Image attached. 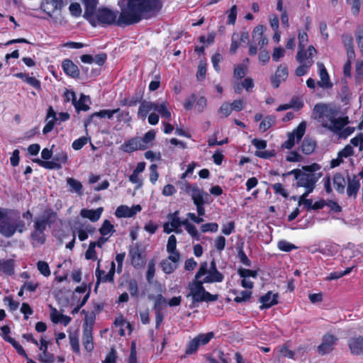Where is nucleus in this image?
<instances>
[{
	"label": "nucleus",
	"mask_w": 363,
	"mask_h": 363,
	"mask_svg": "<svg viewBox=\"0 0 363 363\" xmlns=\"http://www.w3.org/2000/svg\"><path fill=\"white\" fill-rule=\"evenodd\" d=\"M278 248L284 252H290L297 248L296 245L286 240H280L277 244Z\"/></svg>",
	"instance_id": "obj_45"
},
{
	"label": "nucleus",
	"mask_w": 363,
	"mask_h": 363,
	"mask_svg": "<svg viewBox=\"0 0 363 363\" xmlns=\"http://www.w3.org/2000/svg\"><path fill=\"white\" fill-rule=\"evenodd\" d=\"M155 132L150 130L147 132L143 138H139L140 143L144 145V150L149 147L150 143L155 139Z\"/></svg>",
	"instance_id": "obj_35"
},
{
	"label": "nucleus",
	"mask_w": 363,
	"mask_h": 363,
	"mask_svg": "<svg viewBox=\"0 0 363 363\" xmlns=\"http://www.w3.org/2000/svg\"><path fill=\"white\" fill-rule=\"evenodd\" d=\"M306 128V123L302 121L298 127L291 133H288V139L281 145L283 148L288 150L291 149L296 143H298L305 134Z\"/></svg>",
	"instance_id": "obj_7"
},
{
	"label": "nucleus",
	"mask_w": 363,
	"mask_h": 363,
	"mask_svg": "<svg viewBox=\"0 0 363 363\" xmlns=\"http://www.w3.org/2000/svg\"><path fill=\"white\" fill-rule=\"evenodd\" d=\"M174 250H177V238L174 235H172L168 238L167 251V252H172Z\"/></svg>",
	"instance_id": "obj_56"
},
{
	"label": "nucleus",
	"mask_w": 363,
	"mask_h": 363,
	"mask_svg": "<svg viewBox=\"0 0 363 363\" xmlns=\"http://www.w3.org/2000/svg\"><path fill=\"white\" fill-rule=\"evenodd\" d=\"M239 39V34L237 33H234L232 35L231 39V45L230 48V52L232 54H235L239 47V44L238 43V40Z\"/></svg>",
	"instance_id": "obj_57"
},
{
	"label": "nucleus",
	"mask_w": 363,
	"mask_h": 363,
	"mask_svg": "<svg viewBox=\"0 0 363 363\" xmlns=\"http://www.w3.org/2000/svg\"><path fill=\"white\" fill-rule=\"evenodd\" d=\"M274 120L271 116H267L259 124V129L262 132H265L273 125Z\"/></svg>",
	"instance_id": "obj_44"
},
{
	"label": "nucleus",
	"mask_w": 363,
	"mask_h": 363,
	"mask_svg": "<svg viewBox=\"0 0 363 363\" xmlns=\"http://www.w3.org/2000/svg\"><path fill=\"white\" fill-rule=\"evenodd\" d=\"M277 297V294H272V291H268L265 295L259 298V301L262 303L259 308L263 310L276 305L278 303Z\"/></svg>",
	"instance_id": "obj_20"
},
{
	"label": "nucleus",
	"mask_w": 363,
	"mask_h": 363,
	"mask_svg": "<svg viewBox=\"0 0 363 363\" xmlns=\"http://www.w3.org/2000/svg\"><path fill=\"white\" fill-rule=\"evenodd\" d=\"M119 111H120V108H118L113 109V110L104 109V110H101L99 112L94 113L93 114H91L89 116V118L87 119V121H85L84 125H85V127H86L89 124H90L94 117H100V118H106H106L111 119L113 117V114L117 113Z\"/></svg>",
	"instance_id": "obj_24"
},
{
	"label": "nucleus",
	"mask_w": 363,
	"mask_h": 363,
	"mask_svg": "<svg viewBox=\"0 0 363 363\" xmlns=\"http://www.w3.org/2000/svg\"><path fill=\"white\" fill-rule=\"evenodd\" d=\"M37 269L41 274L48 277L50 275V269L48 264L45 261H38L37 263Z\"/></svg>",
	"instance_id": "obj_40"
},
{
	"label": "nucleus",
	"mask_w": 363,
	"mask_h": 363,
	"mask_svg": "<svg viewBox=\"0 0 363 363\" xmlns=\"http://www.w3.org/2000/svg\"><path fill=\"white\" fill-rule=\"evenodd\" d=\"M155 111H157L160 116L165 118L169 120L171 118V113L167 108V104L163 102L160 104L156 103Z\"/></svg>",
	"instance_id": "obj_37"
},
{
	"label": "nucleus",
	"mask_w": 363,
	"mask_h": 363,
	"mask_svg": "<svg viewBox=\"0 0 363 363\" xmlns=\"http://www.w3.org/2000/svg\"><path fill=\"white\" fill-rule=\"evenodd\" d=\"M95 318L96 315L93 311L90 312L89 313H86L84 323L83 324V329L88 328L90 330H92L93 325L95 322Z\"/></svg>",
	"instance_id": "obj_42"
},
{
	"label": "nucleus",
	"mask_w": 363,
	"mask_h": 363,
	"mask_svg": "<svg viewBox=\"0 0 363 363\" xmlns=\"http://www.w3.org/2000/svg\"><path fill=\"white\" fill-rule=\"evenodd\" d=\"M103 208L99 207L96 208V210L93 209H82L81 211L80 215L83 218H89L91 221L95 222L97 221L102 213Z\"/></svg>",
	"instance_id": "obj_27"
},
{
	"label": "nucleus",
	"mask_w": 363,
	"mask_h": 363,
	"mask_svg": "<svg viewBox=\"0 0 363 363\" xmlns=\"http://www.w3.org/2000/svg\"><path fill=\"white\" fill-rule=\"evenodd\" d=\"M300 58L301 57L299 55L296 56V60L300 63V66H298L295 71V74L298 77H301L306 74L308 68L311 67L310 65L305 64V62L300 60Z\"/></svg>",
	"instance_id": "obj_39"
},
{
	"label": "nucleus",
	"mask_w": 363,
	"mask_h": 363,
	"mask_svg": "<svg viewBox=\"0 0 363 363\" xmlns=\"http://www.w3.org/2000/svg\"><path fill=\"white\" fill-rule=\"evenodd\" d=\"M41 163H42V167L45 168V169H59L61 168V164H60L59 162L55 161L54 160H52V161L41 162Z\"/></svg>",
	"instance_id": "obj_59"
},
{
	"label": "nucleus",
	"mask_w": 363,
	"mask_h": 363,
	"mask_svg": "<svg viewBox=\"0 0 363 363\" xmlns=\"http://www.w3.org/2000/svg\"><path fill=\"white\" fill-rule=\"evenodd\" d=\"M218 230V225L216 223H208L201 226L202 233L212 232L216 233Z\"/></svg>",
	"instance_id": "obj_50"
},
{
	"label": "nucleus",
	"mask_w": 363,
	"mask_h": 363,
	"mask_svg": "<svg viewBox=\"0 0 363 363\" xmlns=\"http://www.w3.org/2000/svg\"><path fill=\"white\" fill-rule=\"evenodd\" d=\"M354 154V150L350 145H347L340 152L338 153L339 157H347Z\"/></svg>",
	"instance_id": "obj_60"
},
{
	"label": "nucleus",
	"mask_w": 363,
	"mask_h": 363,
	"mask_svg": "<svg viewBox=\"0 0 363 363\" xmlns=\"http://www.w3.org/2000/svg\"><path fill=\"white\" fill-rule=\"evenodd\" d=\"M314 118L323 127L333 133H337L350 123L347 116L339 117L338 111L328 105L318 104L313 108Z\"/></svg>",
	"instance_id": "obj_2"
},
{
	"label": "nucleus",
	"mask_w": 363,
	"mask_h": 363,
	"mask_svg": "<svg viewBox=\"0 0 363 363\" xmlns=\"http://www.w3.org/2000/svg\"><path fill=\"white\" fill-rule=\"evenodd\" d=\"M67 184L69 186V191L71 193H76L81 196L83 194V186L82 183L72 177H68L66 179Z\"/></svg>",
	"instance_id": "obj_29"
},
{
	"label": "nucleus",
	"mask_w": 363,
	"mask_h": 363,
	"mask_svg": "<svg viewBox=\"0 0 363 363\" xmlns=\"http://www.w3.org/2000/svg\"><path fill=\"white\" fill-rule=\"evenodd\" d=\"M252 295L251 291H242L239 293L238 296H236L234 298V301L236 303H242L250 299Z\"/></svg>",
	"instance_id": "obj_48"
},
{
	"label": "nucleus",
	"mask_w": 363,
	"mask_h": 363,
	"mask_svg": "<svg viewBox=\"0 0 363 363\" xmlns=\"http://www.w3.org/2000/svg\"><path fill=\"white\" fill-rule=\"evenodd\" d=\"M356 40L358 47L363 55V30H359L356 32Z\"/></svg>",
	"instance_id": "obj_64"
},
{
	"label": "nucleus",
	"mask_w": 363,
	"mask_h": 363,
	"mask_svg": "<svg viewBox=\"0 0 363 363\" xmlns=\"http://www.w3.org/2000/svg\"><path fill=\"white\" fill-rule=\"evenodd\" d=\"M311 193H303L298 199V205L301 206L303 205L305 208H306L308 211L313 210V201L312 199H308L307 196Z\"/></svg>",
	"instance_id": "obj_38"
},
{
	"label": "nucleus",
	"mask_w": 363,
	"mask_h": 363,
	"mask_svg": "<svg viewBox=\"0 0 363 363\" xmlns=\"http://www.w3.org/2000/svg\"><path fill=\"white\" fill-rule=\"evenodd\" d=\"M320 165L313 163L311 165L303 166L301 169H293L283 175L294 174L296 180V186L303 187L306 190L304 193H312L315 188L316 183L323 175V173L320 172Z\"/></svg>",
	"instance_id": "obj_3"
},
{
	"label": "nucleus",
	"mask_w": 363,
	"mask_h": 363,
	"mask_svg": "<svg viewBox=\"0 0 363 363\" xmlns=\"http://www.w3.org/2000/svg\"><path fill=\"white\" fill-rule=\"evenodd\" d=\"M155 267L154 262H150L147 266L146 279L147 282L151 283L155 277Z\"/></svg>",
	"instance_id": "obj_55"
},
{
	"label": "nucleus",
	"mask_w": 363,
	"mask_h": 363,
	"mask_svg": "<svg viewBox=\"0 0 363 363\" xmlns=\"http://www.w3.org/2000/svg\"><path fill=\"white\" fill-rule=\"evenodd\" d=\"M121 149L126 152H131L138 150H144L139 141V137L131 138L121 145Z\"/></svg>",
	"instance_id": "obj_23"
},
{
	"label": "nucleus",
	"mask_w": 363,
	"mask_h": 363,
	"mask_svg": "<svg viewBox=\"0 0 363 363\" xmlns=\"http://www.w3.org/2000/svg\"><path fill=\"white\" fill-rule=\"evenodd\" d=\"M129 255L131 258L132 264L134 267H140L143 265V257L138 246L132 247L129 251Z\"/></svg>",
	"instance_id": "obj_25"
},
{
	"label": "nucleus",
	"mask_w": 363,
	"mask_h": 363,
	"mask_svg": "<svg viewBox=\"0 0 363 363\" xmlns=\"http://www.w3.org/2000/svg\"><path fill=\"white\" fill-rule=\"evenodd\" d=\"M354 131V128L353 127H346L345 126L339 130L337 133H334L335 134L338 135L340 138H346L349 135H350Z\"/></svg>",
	"instance_id": "obj_58"
},
{
	"label": "nucleus",
	"mask_w": 363,
	"mask_h": 363,
	"mask_svg": "<svg viewBox=\"0 0 363 363\" xmlns=\"http://www.w3.org/2000/svg\"><path fill=\"white\" fill-rule=\"evenodd\" d=\"M179 212L176 211L173 213H169L167 216L168 223L171 226L174 228L176 233H180L178 228H180V218L179 217Z\"/></svg>",
	"instance_id": "obj_33"
},
{
	"label": "nucleus",
	"mask_w": 363,
	"mask_h": 363,
	"mask_svg": "<svg viewBox=\"0 0 363 363\" xmlns=\"http://www.w3.org/2000/svg\"><path fill=\"white\" fill-rule=\"evenodd\" d=\"M201 279L205 283L222 282L224 279V276L217 269L215 259L211 261L209 267L207 263L206 274Z\"/></svg>",
	"instance_id": "obj_9"
},
{
	"label": "nucleus",
	"mask_w": 363,
	"mask_h": 363,
	"mask_svg": "<svg viewBox=\"0 0 363 363\" xmlns=\"http://www.w3.org/2000/svg\"><path fill=\"white\" fill-rule=\"evenodd\" d=\"M303 157L299 153L295 151H291L286 156V161L290 162H301Z\"/></svg>",
	"instance_id": "obj_51"
},
{
	"label": "nucleus",
	"mask_w": 363,
	"mask_h": 363,
	"mask_svg": "<svg viewBox=\"0 0 363 363\" xmlns=\"http://www.w3.org/2000/svg\"><path fill=\"white\" fill-rule=\"evenodd\" d=\"M82 340L85 350L88 352L92 351L94 349L92 330L88 328L83 329Z\"/></svg>",
	"instance_id": "obj_28"
},
{
	"label": "nucleus",
	"mask_w": 363,
	"mask_h": 363,
	"mask_svg": "<svg viewBox=\"0 0 363 363\" xmlns=\"http://www.w3.org/2000/svg\"><path fill=\"white\" fill-rule=\"evenodd\" d=\"M348 345L353 354L359 355L363 354V336H358L350 338Z\"/></svg>",
	"instance_id": "obj_19"
},
{
	"label": "nucleus",
	"mask_w": 363,
	"mask_h": 363,
	"mask_svg": "<svg viewBox=\"0 0 363 363\" xmlns=\"http://www.w3.org/2000/svg\"><path fill=\"white\" fill-rule=\"evenodd\" d=\"M315 145V142L313 140L306 138L301 144V151L306 155H310L314 151Z\"/></svg>",
	"instance_id": "obj_32"
},
{
	"label": "nucleus",
	"mask_w": 363,
	"mask_h": 363,
	"mask_svg": "<svg viewBox=\"0 0 363 363\" xmlns=\"http://www.w3.org/2000/svg\"><path fill=\"white\" fill-rule=\"evenodd\" d=\"M342 43L345 48L353 47V38L352 35L348 33H344L342 35Z\"/></svg>",
	"instance_id": "obj_61"
},
{
	"label": "nucleus",
	"mask_w": 363,
	"mask_h": 363,
	"mask_svg": "<svg viewBox=\"0 0 363 363\" xmlns=\"http://www.w3.org/2000/svg\"><path fill=\"white\" fill-rule=\"evenodd\" d=\"M88 142V138L86 137H81L77 140H75L72 143V148L76 150H79L82 148Z\"/></svg>",
	"instance_id": "obj_54"
},
{
	"label": "nucleus",
	"mask_w": 363,
	"mask_h": 363,
	"mask_svg": "<svg viewBox=\"0 0 363 363\" xmlns=\"http://www.w3.org/2000/svg\"><path fill=\"white\" fill-rule=\"evenodd\" d=\"M156 103L151 102V101H143L141 102L138 111V117L145 121L148 113H150L151 111H155Z\"/></svg>",
	"instance_id": "obj_22"
},
{
	"label": "nucleus",
	"mask_w": 363,
	"mask_h": 363,
	"mask_svg": "<svg viewBox=\"0 0 363 363\" xmlns=\"http://www.w3.org/2000/svg\"><path fill=\"white\" fill-rule=\"evenodd\" d=\"M150 180L152 184H155L159 177V173L157 172V166L155 164H152L150 167Z\"/></svg>",
	"instance_id": "obj_52"
},
{
	"label": "nucleus",
	"mask_w": 363,
	"mask_h": 363,
	"mask_svg": "<svg viewBox=\"0 0 363 363\" xmlns=\"http://www.w3.org/2000/svg\"><path fill=\"white\" fill-rule=\"evenodd\" d=\"M100 261L98 262V266L96 269V287L95 291L97 289L98 286L99 285L100 282H111L113 281V276L115 273V263L113 262H111V269L109 272L106 274V277H102V274H104V271L101 270L99 269Z\"/></svg>",
	"instance_id": "obj_15"
},
{
	"label": "nucleus",
	"mask_w": 363,
	"mask_h": 363,
	"mask_svg": "<svg viewBox=\"0 0 363 363\" xmlns=\"http://www.w3.org/2000/svg\"><path fill=\"white\" fill-rule=\"evenodd\" d=\"M0 272L9 276L13 274L14 261L11 259H0Z\"/></svg>",
	"instance_id": "obj_30"
},
{
	"label": "nucleus",
	"mask_w": 363,
	"mask_h": 363,
	"mask_svg": "<svg viewBox=\"0 0 363 363\" xmlns=\"http://www.w3.org/2000/svg\"><path fill=\"white\" fill-rule=\"evenodd\" d=\"M88 102H89V97L82 95L79 101H74V106L78 111H86L89 109V106L87 104Z\"/></svg>",
	"instance_id": "obj_34"
},
{
	"label": "nucleus",
	"mask_w": 363,
	"mask_h": 363,
	"mask_svg": "<svg viewBox=\"0 0 363 363\" xmlns=\"http://www.w3.org/2000/svg\"><path fill=\"white\" fill-rule=\"evenodd\" d=\"M95 247H96V244H94V242H91L89 245V248L85 253L86 259H93V260L97 259Z\"/></svg>",
	"instance_id": "obj_47"
},
{
	"label": "nucleus",
	"mask_w": 363,
	"mask_h": 363,
	"mask_svg": "<svg viewBox=\"0 0 363 363\" xmlns=\"http://www.w3.org/2000/svg\"><path fill=\"white\" fill-rule=\"evenodd\" d=\"M142 208L140 205L138 204L128 207L125 205L119 206L115 212V215L118 218H130L140 212Z\"/></svg>",
	"instance_id": "obj_13"
},
{
	"label": "nucleus",
	"mask_w": 363,
	"mask_h": 363,
	"mask_svg": "<svg viewBox=\"0 0 363 363\" xmlns=\"http://www.w3.org/2000/svg\"><path fill=\"white\" fill-rule=\"evenodd\" d=\"M360 188V182L356 175L352 177L347 176V194L348 196H353L354 199L357 197V192Z\"/></svg>",
	"instance_id": "obj_21"
},
{
	"label": "nucleus",
	"mask_w": 363,
	"mask_h": 363,
	"mask_svg": "<svg viewBox=\"0 0 363 363\" xmlns=\"http://www.w3.org/2000/svg\"><path fill=\"white\" fill-rule=\"evenodd\" d=\"M238 274L242 278H249V277L256 278L257 276V271H255V270L240 268L238 269Z\"/></svg>",
	"instance_id": "obj_49"
},
{
	"label": "nucleus",
	"mask_w": 363,
	"mask_h": 363,
	"mask_svg": "<svg viewBox=\"0 0 363 363\" xmlns=\"http://www.w3.org/2000/svg\"><path fill=\"white\" fill-rule=\"evenodd\" d=\"M288 77V68L286 65H280L274 75L271 77V83L274 88H278L281 82H284Z\"/></svg>",
	"instance_id": "obj_14"
},
{
	"label": "nucleus",
	"mask_w": 363,
	"mask_h": 363,
	"mask_svg": "<svg viewBox=\"0 0 363 363\" xmlns=\"http://www.w3.org/2000/svg\"><path fill=\"white\" fill-rule=\"evenodd\" d=\"M265 28L263 26L259 25L256 26L252 31V39L255 43H257L261 50L267 44V38L263 35Z\"/></svg>",
	"instance_id": "obj_17"
},
{
	"label": "nucleus",
	"mask_w": 363,
	"mask_h": 363,
	"mask_svg": "<svg viewBox=\"0 0 363 363\" xmlns=\"http://www.w3.org/2000/svg\"><path fill=\"white\" fill-rule=\"evenodd\" d=\"M113 231V225L108 220L104 221L102 226L99 229V232L103 236L107 235Z\"/></svg>",
	"instance_id": "obj_43"
},
{
	"label": "nucleus",
	"mask_w": 363,
	"mask_h": 363,
	"mask_svg": "<svg viewBox=\"0 0 363 363\" xmlns=\"http://www.w3.org/2000/svg\"><path fill=\"white\" fill-rule=\"evenodd\" d=\"M167 303L166 299L161 294L155 297L154 309L155 312H162L163 306Z\"/></svg>",
	"instance_id": "obj_41"
},
{
	"label": "nucleus",
	"mask_w": 363,
	"mask_h": 363,
	"mask_svg": "<svg viewBox=\"0 0 363 363\" xmlns=\"http://www.w3.org/2000/svg\"><path fill=\"white\" fill-rule=\"evenodd\" d=\"M159 0H128L127 8L118 17L119 26L138 23L142 18H150L161 9Z\"/></svg>",
	"instance_id": "obj_1"
},
{
	"label": "nucleus",
	"mask_w": 363,
	"mask_h": 363,
	"mask_svg": "<svg viewBox=\"0 0 363 363\" xmlns=\"http://www.w3.org/2000/svg\"><path fill=\"white\" fill-rule=\"evenodd\" d=\"M160 265L162 268V270L165 274H171L177 268V264H175L167 259H162Z\"/></svg>",
	"instance_id": "obj_36"
},
{
	"label": "nucleus",
	"mask_w": 363,
	"mask_h": 363,
	"mask_svg": "<svg viewBox=\"0 0 363 363\" xmlns=\"http://www.w3.org/2000/svg\"><path fill=\"white\" fill-rule=\"evenodd\" d=\"M117 118L118 121H123L125 123H128L131 121L132 118L128 111H119L118 113Z\"/></svg>",
	"instance_id": "obj_62"
},
{
	"label": "nucleus",
	"mask_w": 363,
	"mask_h": 363,
	"mask_svg": "<svg viewBox=\"0 0 363 363\" xmlns=\"http://www.w3.org/2000/svg\"><path fill=\"white\" fill-rule=\"evenodd\" d=\"M25 229L26 224L23 220H13L0 209V233L3 236L11 238L16 232L22 233Z\"/></svg>",
	"instance_id": "obj_6"
},
{
	"label": "nucleus",
	"mask_w": 363,
	"mask_h": 363,
	"mask_svg": "<svg viewBox=\"0 0 363 363\" xmlns=\"http://www.w3.org/2000/svg\"><path fill=\"white\" fill-rule=\"evenodd\" d=\"M116 351L114 349H111V352L106 355L102 363H116Z\"/></svg>",
	"instance_id": "obj_63"
},
{
	"label": "nucleus",
	"mask_w": 363,
	"mask_h": 363,
	"mask_svg": "<svg viewBox=\"0 0 363 363\" xmlns=\"http://www.w3.org/2000/svg\"><path fill=\"white\" fill-rule=\"evenodd\" d=\"M96 18L102 24L111 25L114 23L117 24V15L115 12L104 9L99 10L96 14Z\"/></svg>",
	"instance_id": "obj_12"
},
{
	"label": "nucleus",
	"mask_w": 363,
	"mask_h": 363,
	"mask_svg": "<svg viewBox=\"0 0 363 363\" xmlns=\"http://www.w3.org/2000/svg\"><path fill=\"white\" fill-rule=\"evenodd\" d=\"M128 290L129 291L132 297L138 296V286L135 279H133L128 281Z\"/></svg>",
	"instance_id": "obj_46"
},
{
	"label": "nucleus",
	"mask_w": 363,
	"mask_h": 363,
	"mask_svg": "<svg viewBox=\"0 0 363 363\" xmlns=\"http://www.w3.org/2000/svg\"><path fill=\"white\" fill-rule=\"evenodd\" d=\"M315 53L316 50L315 48L312 45H310L307 50H304V48L303 50H298L296 56L299 55L301 57L300 60L304 62L305 64L310 65V67H311L314 62Z\"/></svg>",
	"instance_id": "obj_18"
},
{
	"label": "nucleus",
	"mask_w": 363,
	"mask_h": 363,
	"mask_svg": "<svg viewBox=\"0 0 363 363\" xmlns=\"http://www.w3.org/2000/svg\"><path fill=\"white\" fill-rule=\"evenodd\" d=\"M317 66L319 69V75L320 80L318 82V86L323 89H330L333 86V84L330 80L328 73L322 62H317Z\"/></svg>",
	"instance_id": "obj_16"
},
{
	"label": "nucleus",
	"mask_w": 363,
	"mask_h": 363,
	"mask_svg": "<svg viewBox=\"0 0 363 363\" xmlns=\"http://www.w3.org/2000/svg\"><path fill=\"white\" fill-rule=\"evenodd\" d=\"M64 72L69 76L72 77H77L79 74V71L76 65L70 60H65L62 65Z\"/></svg>",
	"instance_id": "obj_26"
},
{
	"label": "nucleus",
	"mask_w": 363,
	"mask_h": 363,
	"mask_svg": "<svg viewBox=\"0 0 363 363\" xmlns=\"http://www.w3.org/2000/svg\"><path fill=\"white\" fill-rule=\"evenodd\" d=\"M337 337L330 333L323 335L321 344L318 347L320 354L324 355L331 352L337 342Z\"/></svg>",
	"instance_id": "obj_10"
},
{
	"label": "nucleus",
	"mask_w": 363,
	"mask_h": 363,
	"mask_svg": "<svg viewBox=\"0 0 363 363\" xmlns=\"http://www.w3.org/2000/svg\"><path fill=\"white\" fill-rule=\"evenodd\" d=\"M57 219V213L52 208L45 209L42 213L35 217L33 224V230L31 233V238L38 244L45 242L44 231L48 225H51Z\"/></svg>",
	"instance_id": "obj_4"
},
{
	"label": "nucleus",
	"mask_w": 363,
	"mask_h": 363,
	"mask_svg": "<svg viewBox=\"0 0 363 363\" xmlns=\"http://www.w3.org/2000/svg\"><path fill=\"white\" fill-rule=\"evenodd\" d=\"M213 336L214 334L212 332L199 335L188 343L185 353L186 354H192L195 353L199 346L208 343Z\"/></svg>",
	"instance_id": "obj_8"
},
{
	"label": "nucleus",
	"mask_w": 363,
	"mask_h": 363,
	"mask_svg": "<svg viewBox=\"0 0 363 363\" xmlns=\"http://www.w3.org/2000/svg\"><path fill=\"white\" fill-rule=\"evenodd\" d=\"M232 111V107L228 103H223L218 109V113L223 117L228 116Z\"/></svg>",
	"instance_id": "obj_53"
},
{
	"label": "nucleus",
	"mask_w": 363,
	"mask_h": 363,
	"mask_svg": "<svg viewBox=\"0 0 363 363\" xmlns=\"http://www.w3.org/2000/svg\"><path fill=\"white\" fill-rule=\"evenodd\" d=\"M186 192H191V196L194 201V205L205 204L207 202V199L209 197L208 193L202 189H200L197 186L186 185Z\"/></svg>",
	"instance_id": "obj_11"
},
{
	"label": "nucleus",
	"mask_w": 363,
	"mask_h": 363,
	"mask_svg": "<svg viewBox=\"0 0 363 363\" xmlns=\"http://www.w3.org/2000/svg\"><path fill=\"white\" fill-rule=\"evenodd\" d=\"M207 262L201 263L199 269L195 274L194 280L189 283V294L187 296H191L194 302H201L206 290L203 286L205 282H203L201 278L206 274Z\"/></svg>",
	"instance_id": "obj_5"
},
{
	"label": "nucleus",
	"mask_w": 363,
	"mask_h": 363,
	"mask_svg": "<svg viewBox=\"0 0 363 363\" xmlns=\"http://www.w3.org/2000/svg\"><path fill=\"white\" fill-rule=\"evenodd\" d=\"M333 184L336 191L340 194H344L346 182L342 174H335L333 177Z\"/></svg>",
	"instance_id": "obj_31"
}]
</instances>
